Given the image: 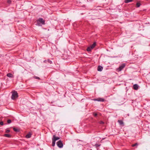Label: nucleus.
<instances>
[{
  "mask_svg": "<svg viewBox=\"0 0 150 150\" xmlns=\"http://www.w3.org/2000/svg\"><path fill=\"white\" fill-rule=\"evenodd\" d=\"M45 24V20L42 18H39L36 20V25L38 26H41L42 25Z\"/></svg>",
  "mask_w": 150,
  "mask_h": 150,
  "instance_id": "obj_1",
  "label": "nucleus"
},
{
  "mask_svg": "<svg viewBox=\"0 0 150 150\" xmlns=\"http://www.w3.org/2000/svg\"><path fill=\"white\" fill-rule=\"evenodd\" d=\"M60 139V138L58 137H57L55 135H53V137L52 139V146H54L55 144L56 141L57 140Z\"/></svg>",
  "mask_w": 150,
  "mask_h": 150,
  "instance_id": "obj_2",
  "label": "nucleus"
},
{
  "mask_svg": "<svg viewBox=\"0 0 150 150\" xmlns=\"http://www.w3.org/2000/svg\"><path fill=\"white\" fill-rule=\"evenodd\" d=\"M12 94L11 96V98L12 100H15L18 98V96L17 92L14 91L12 92Z\"/></svg>",
  "mask_w": 150,
  "mask_h": 150,
  "instance_id": "obj_3",
  "label": "nucleus"
},
{
  "mask_svg": "<svg viewBox=\"0 0 150 150\" xmlns=\"http://www.w3.org/2000/svg\"><path fill=\"white\" fill-rule=\"evenodd\" d=\"M57 146L59 148H62L63 146L62 142L61 140H59L57 142Z\"/></svg>",
  "mask_w": 150,
  "mask_h": 150,
  "instance_id": "obj_4",
  "label": "nucleus"
},
{
  "mask_svg": "<svg viewBox=\"0 0 150 150\" xmlns=\"http://www.w3.org/2000/svg\"><path fill=\"white\" fill-rule=\"evenodd\" d=\"M93 100L100 102H104L105 101V99L104 98H99L96 99H94Z\"/></svg>",
  "mask_w": 150,
  "mask_h": 150,
  "instance_id": "obj_5",
  "label": "nucleus"
},
{
  "mask_svg": "<svg viewBox=\"0 0 150 150\" xmlns=\"http://www.w3.org/2000/svg\"><path fill=\"white\" fill-rule=\"evenodd\" d=\"M125 67V65L124 64H122L118 68L117 70L118 71H121Z\"/></svg>",
  "mask_w": 150,
  "mask_h": 150,
  "instance_id": "obj_6",
  "label": "nucleus"
},
{
  "mask_svg": "<svg viewBox=\"0 0 150 150\" xmlns=\"http://www.w3.org/2000/svg\"><path fill=\"white\" fill-rule=\"evenodd\" d=\"M139 86L137 84H135L133 86V89L135 90H137L138 89Z\"/></svg>",
  "mask_w": 150,
  "mask_h": 150,
  "instance_id": "obj_7",
  "label": "nucleus"
},
{
  "mask_svg": "<svg viewBox=\"0 0 150 150\" xmlns=\"http://www.w3.org/2000/svg\"><path fill=\"white\" fill-rule=\"evenodd\" d=\"M103 69V67L99 65L98 66L97 68V70L99 71H101Z\"/></svg>",
  "mask_w": 150,
  "mask_h": 150,
  "instance_id": "obj_8",
  "label": "nucleus"
},
{
  "mask_svg": "<svg viewBox=\"0 0 150 150\" xmlns=\"http://www.w3.org/2000/svg\"><path fill=\"white\" fill-rule=\"evenodd\" d=\"M13 129L14 131L16 132H18L20 131V129L19 128L13 127Z\"/></svg>",
  "mask_w": 150,
  "mask_h": 150,
  "instance_id": "obj_9",
  "label": "nucleus"
},
{
  "mask_svg": "<svg viewBox=\"0 0 150 150\" xmlns=\"http://www.w3.org/2000/svg\"><path fill=\"white\" fill-rule=\"evenodd\" d=\"M31 135L32 134L31 133L29 132L26 135L25 137L27 138H30L31 137Z\"/></svg>",
  "mask_w": 150,
  "mask_h": 150,
  "instance_id": "obj_10",
  "label": "nucleus"
},
{
  "mask_svg": "<svg viewBox=\"0 0 150 150\" xmlns=\"http://www.w3.org/2000/svg\"><path fill=\"white\" fill-rule=\"evenodd\" d=\"M118 122L119 123L120 125H123L124 123L123 121L121 120H119L118 121Z\"/></svg>",
  "mask_w": 150,
  "mask_h": 150,
  "instance_id": "obj_11",
  "label": "nucleus"
},
{
  "mask_svg": "<svg viewBox=\"0 0 150 150\" xmlns=\"http://www.w3.org/2000/svg\"><path fill=\"white\" fill-rule=\"evenodd\" d=\"M6 76H7L9 77H13V74L10 73H9L7 74Z\"/></svg>",
  "mask_w": 150,
  "mask_h": 150,
  "instance_id": "obj_12",
  "label": "nucleus"
},
{
  "mask_svg": "<svg viewBox=\"0 0 150 150\" xmlns=\"http://www.w3.org/2000/svg\"><path fill=\"white\" fill-rule=\"evenodd\" d=\"M96 42H95L90 47L93 49L96 46Z\"/></svg>",
  "mask_w": 150,
  "mask_h": 150,
  "instance_id": "obj_13",
  "label": "nucleus"
},
{
  "mask_svg": "<svg viewBox=\"0 0 150 150\" xmlns=\"http://www.w3.org/2000/svg\"><path fill=\"white\" fill-rule=\"evenodd\" d=\"M4 136L9 138L11 137V135L8 134H5L4 135Z\"/></svg>",
  "mask_w": 150,
  "mask_h": 150,
  "instance_id": "obj_14",
  "label": "nucleus"
},
{
  "mask_svg": "<svg viewBox=\"0 0 150 150\" xmlns=\"http://www.w3.org/2000/svg\"><path fill=\"white\" fill-rule=\"evenodd\" d=\"M92 49H93L91 48L90 46L87 47V50L88 52H90L91 51Z\"/></svg>",
  "mask_w": 150,
  "mask_h": 150,
  "instance_id": "obj_15",
  "label": "nucleus"
},
{
  "mask_svg": "<svg viewBox=\"0 0 150 150\" xmlns=\"http://www.w3.org/2000/svg\"><path fill=\"white\" fill-rule=\"evenodd\" d=\"M100 145L101 144H100L96 143L94 146L96 148H97L98 147H99Z\"/></svg>",
  "mask_w": 150,
  "mask_h": 150,
  "instance_id": "obj_16",
  "label": "nucleus"
},
{
  "mask_svg": "<svg viewBox=\"0 0 150 150\" xmlns=\"http://www.w3.org/2000/svg\"><path fill=\"white\" fill-rule=\"evenodd\" d=\"M141 4L139 2H137L136 3V7L138 8L140 7V6Z\"/></svg>",
  "mask_w": 150,
  "mask_h": 150,
  "instance_id": "obj_17",
  "label": "nucleus"
},
{
  "mask_svg": "<svg viewBox=\"0 0 150 150\" xmlns=\"http://www.w3.org/2000/svg\"><path fill=\"white\" fill-rule=\"evenodd\" d=\"M138 145V144L137 143H136L135 144H133L132 145V147H134V146H136V147H137Z\"/></svg>",
  "mask_w": 150,
  "mask_h": 150,
  "instance_id": "obj_18",
  "label": "nucleus"
},
{
  "mask_svg": "<svg viewBox=\"0 0 150 150\" xmlns=\"http://www.w3.org/2000/svg\"><path fill=\"white\" fill-rule=\"evenodd\" d=\"M47 61L48 63H50V64H51L52 63V61L49 59H48L47 60Z\"/></svg>",
  "mask_w": 150,
  "mask_h": 150,
  "instance_id": "obj_19",
  "label": "nucleus"
},
{
  "mask_svg": "<svg viewBox=\"0 0 150 150\" xmlns=\"http://www.w3.org/2000/svg\"><path fill=\"white\" fill-rule=\"evenodd\" d=\"M93 116L94 117H96L97 116L98 114L96 113H93Z\"/></svg>",
  "mask_w": 150,
  "mask_h": 150,
  "instance_id": "obj_20",
  "label": "nucleus"
},
{
  "mask_svg": "<svg viewBox=\"0 0 150 150\" xmlns=\"http://www.w3.org/2000/svg\"><path fill=\"white\" fill-rule=\"evenodd\" d=\"M7 122L8 124H10L11 122V120L10 119H8L7 121Z\"/></svg>",
  "mask_w": 150,
  "mask_h": 150,
  "instance_id": "obj_21",
  "label": "nucleus"
},
{
  "mask_svg": "<svg viewBox=\"0 0 150 150\" xmlns=\"http://www.w3.org/2000/svg\"><path fill=\"white\" fill-rule=\"evenodd\" d=\"M99 123L101 125H103L104 123L103 121H101L99 122Z\"/></svg>",
  "mask_w": 150,
  "mask_h": 150,
  "instance_id": "obj_22",
  "label": "nucleus"
},
{
  "mask_svg": "<svg viewBox=\"0 0 150 150\" xmlns=\"http://www.w3.org/2000/svg\"><path fill=\"white\" fill-rule=\"evenodd\" d=\"M10 132V130L9 129H6L5 131L6 133H8Z\"/></svg>",
  "mask_w": 150,
  "mask_h": 150,
  "instance_id": "obj_23",
  "label": "nucleus"
},
{
  "mask_svg": "<svg viewBox=\"0 0 150 150\" xmlns=\"http://www.w3.org/2000/svg\"><path fill=\"white\" fill-rule=\"evenodd\" d=\"M0 125H4V123L2 121L0 122Z\"/></svg>",
  "mask_w": 150,
  "mask_h": 150,
  "instance_id": "obj_24",
  "label": "nucleus"
},
{
  "mask_svg": "<svg viewBox=\"0 0 150 150\" xmlns=\"http://www.w3.org/2000/svg\"><path fill=\"white\" fill-rule=\"evenodd\" d=\"M35 78L37 79L40 80V78L38 76H35Z\"/></svg>",
  "mask_w": 150,
  "mask_h": 150,
  "instance_id": "obj_25",
  "label": "nucleus"
},
{
  "mask_svg": "<svg viewBox=\"0 0 150 150\" xmlns=\"http://www.w3.org/2000/svg\"><path fill=\"white\" fill-rule=\"evenodd\" d=\"M11 2V1L9 0H8L7 1V2L9 3H10Z\"/></svg>",
  "mask_w": 150,
  "mask_h": 150,
  "instance_id": "obj_26",
  "label": "nucleus"
},
{
  "mask_svg": "<svg viewBox=\"0 0 150 150\" xmlns=\"http://www.w3.org/2000/svg\"><path fill=\"white\" fill-rule=\"evenodd\" d=\"M47 60H45L44 61V62H45V63H46L47 62Z\"/></svg>",
  "mask_w": 150,
  "mask_h": 150,
  "instance_id": "obj_27",
  "label": "nucleus"
},
{
  "mask_svg": "<svg viewBox=\"0 0 150 150\" xmlns=\"http://www.w3.org/2000/svg\"><path fill=\"white\" fill-rule=\"evenodd\" d=\"M99 114L100 115H101V114L100 113Z\"/></svg>",
  "mask_w": 150,
  "mask_h": 150,
  "instance_id": "obj_28",
  "label": "nucleus"
}]
</instances>
